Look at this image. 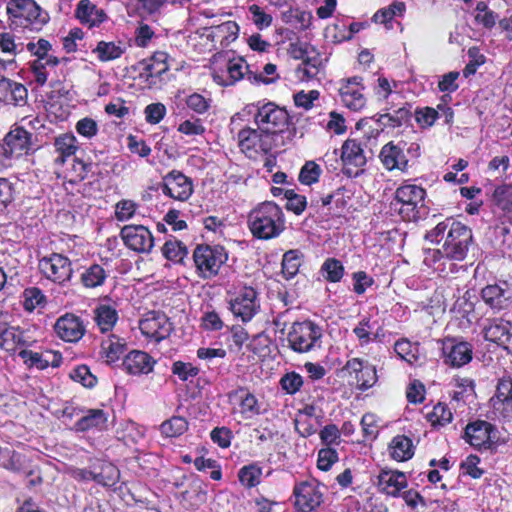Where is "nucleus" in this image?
Returning <instances> with one entry per match:
<instances>
[{
    "label": "nucleus",
    "mask_w": 512,
    "mask_h": 512,
    "mask_svg": "<svg viewBox=\"0 0 512 512\" xmlns=\"http://www.w3.org/2000/svg\"><path fill=\"white\" fill-rule=\"evenodd\" d=\"M338 460V454L331 448L321 449L318 453L317 466L320 470L327 471Z\"/></svg>",
    "instance_id": "nucleus-61"
},
{
    "label": "nucleus",
    "mask_w": 512,
    "mask_h": 512,
    "mask_svg": "<svg viewBox=\"0 0 512 512\" xmlns=\"http://www.w3.org/2000/svg\"><path fill=\"white\" fill-rule=\"evenodd\" d=\"M120 235L124 244L138 253H149L154 246L150 230L143 225H126Z\"/></svg>",
    "instance_id": "nucleus-12"
},
{
    "label": "nucleus",
    "mask_w": 512,
    "mask_h": 512,
    "mask_svg": "<svg viewBox=\"0 0 512 512\" xmlns=\"http://www.w3.org/2000/svg\"><path fill=\"white\" fill-rule=\"evenodd\" d=\"M443 238L442 252L445 258L462 261L467 255L473 235L468 226L452 218H447L443 222L438 223L426 235V239L437 243Z\"/></svg>",
    "instance_id": "nucleus-1"
},
{
    "label": "nucleus",
    "mask_w": 512,
    "mask_h": 512,
    "mask_svg": "<svg viewBox=\"0 0 512 512\" xmlns=\"http://www.w3.org/2000/svg\"><path fill=\"white\" fill-rule=\"evenodd\" d=\"M322 329L310 320L294 322L287 334L289 347L297 353H307L319 346Z\"/></svg>",
    "instance_id": "nucleus-5"
},
{
    "label": "nucleus",
    "mask_w": 512,
    "mask_h": 512,
    "mask_svg": "<svg viewBox=\"0 0 512 512\" xmlns=\"http://www.w3.org/2000/svg\"><path fill=\"white\" fill-rule=\"evenodd\" d=\"M280 385L286 393L293 395L303 386V378L296 372H289L282 376Z\"/></svg>",
    "instance_id": "nucleus-52"
},
{
    "label": "nucleus",
    "mask_w": 512,
    "mask_h": 512,
    "mask_svg": "<svg viewBox=\"0 0 512 512\" xmlns=\"http://www.w3.org/2000/svg\"><path fill=\"white\" fill-rule=\"evenodd\" d=\"M261 475L262 469L254 464L242 467L238 473L239 481L247 488L258 485Z\"/></svg>",
    "instance_id": "nucleus-45"
},
{
    "label": "nucleus",
    "mask_w": 512,
    "mask_h": 512,
    "mask_svg": "<svg viewBox=\"0 0 512 512\" xmlns=\"http://www.w3.org/2000/svg\"><path fill=\"white\" fill-rule=\"evenodd\" d=\"M288 120L287 111L272 102L259 107L255 115V122L259 130L266 135L284 131L288 125Z\"/></svg>",
    "instance_id": "nucleus-8"
},
{
    "label": "nucleus",
    "mask_w": 512,
    "mask_h": 512,
    "mask_svg": "<svg viewBox=\"0 0 512 512\" xmlns=\"http://www.w3.org/2000/svg\"><path fill=\"white\" fill-rule=\"evenodd\" d=\"M126 351V343L115 335L109 336L101 343V355L107 364H112L120 359Z\"/></svg>",
    "instance_id": "nucleus-32"
},
{
    "label": "nucleus",
    "mask_w": 512,
    "mask_h": 512,
    "mask_svg": "<svg viewBox=\"0 0 512 512\" xmlns=\"http://www.w3.org/2000/svg\"><path fill=\"white\" fill-rule=\"evenodd\" d=\"M19 355L24 359L26 364L41 370L47 368L50 364V360L45 358L44 354L32 352L29 350H22Z\"/></svg>",
    "instance_id": "nucleus-58"
},
{
    "label": "nucleus",
    "mask_w": 512,
    "mask_h": 512,
    "mask_svg": "<svg viewBox=\"0 0 512 512\" xmlns=\"http://www.w3.org/2000/svg\"><path fill=\"white\" fill-rule=\"evenodd\" d=\"M193 260L198 275L203 279H211L226 262L227 254L221 246L198 245L193 252Z\"/></svg>",
    "instance_id": "nucleus-6"
},
{
    "label": "nucleus",
    "mask_w": 512,
    "mask_h": 512,
    "mask_svg": "<svg viewBox=\"0 0 512 512\" xmlns=\"http://www.w3.org/2000/svg\"><path fill=\"white\" fill-rule=\"evenodd\" d=\"M467 54L470 60L463 69V76L466 78L475 74L477 68L484 64L486 60L477 47H470Z\"/></svg>",
    "instance_id": "nucleus-51"
},
{
    "label": "nucleus",
    "mask_w": 512,
    "mask_h": 512,
    "mask_svg": "<svg viewBox=\"0 0 512 512\" xmlns=\"http://www.w3.org/2000/svg\"><path fill=\"white\" fill-rule=\"evenodd\" d=\"M14 199V187L6 178H0V211L4 210Z\"/></svg>",
    "instance_id": "nucleus-60"
},
{
    "label": "nucleus",
    "mask_w": 512,
    "mask_h": 512,
    "mask_svg": "<svg viewBox=\"0 0 512 512\" xmlns=\"http://www.w3.org/2000/svg\"><path fill=\"white\" fill-rule=\"evenodd\" d=\"M76 18L89 27L98 26L107 19L105 11L91 0H80L75 10Z\"/></svg>",
    "instance_id": "nucleus-21"
},
{
    "label": "nucleus",
    "mask_w": 512,
    "mask_h": 512,
    "mask_svg": "<svg viewBox=\"0 0 512 512\" xmlns=\"http://www.w3.org/2000/svg\"><path fill=\"white\" fill-rule=\"evenodd\" d=\"M107 273L99 264H92L81 274V282L86 288H96L105 282Z\"/></svg>",
    "instance_id": "nucleus-37"
},
{
    "label": "nucleus",
    "mask_w": 512,
    "mask_h": 512,
    "mask_svg": "<svg viewBox=\"0 0 512 512\" xmlns=\"http://www.w3.org/2000/svg\"><path fill=\"white\" fill-rule=\"evenodd\" d=\"M7 14L12 29L39 31L48 20V15L34 0H16L15 3H8Z\"/></svg>",
    "instance_id": "nucleus-3"
},
{
    "label": "nucleus",
    "mask_w": 512,
    "mask_h": 512,
    "mask_svg": "<svg viewBox=\"0 0 512 512\" xmlns=\"http://www.w3.org/2000/svg\"><path fill=\"white\" fill-rule=\"evenodd\" d=\"M39 269L47 279L59 284L70 280L72 276L71 262L62 254L53 253L43 257L39 261Z\"/></svg>",
    "instance_id": "nucleus-9"
},
{
    "label": "nucleus",
    "mask_w": 512,
    "mask_h": 512,
    "mask_svg": "<svg viewBox=\"0 0 512 512\" xmlns=\"http://www.w3.org/2000/svg\"><path fill=\"white\" fill-rule=\"evenodd\" d=\"M390 456L396 461H407L414 455L412 440L405 435L395 436L389 444Z\"/></svg>",
    "instance_id": "nucleus-31"
},
{
    "label": "nucleus",
    "mask_w": 512,
    "mask_h": 512,
    "mask_svg": "<svg viewBox=\"0 0 512 512\" xmlns=\"http://www.w3.org/2000/svg\"><path fill=\"white\" fill-rule=\"evenodd\" d=\"M31 147L32 134L24 126H16L0 142V164L6 165L8 160L27 153Z\"/></svg>",
    "instance_id": "nucleus-7"
},
{
    "label": "nucleus",
    "mask_w": 512,
    "mask_h": 512,
    "mask_svg": "<svg viewBox=\"0 0 512 512\" xmlns=\"http://www.w3.org/2000/svg\"><path fill=\"white\" fill-rule=\"evenodd\" d=\"M155 361L143 351L134 350L125 356L122 366L132 375L148 374L152 371Z\"/></svg>",
    "instance_id": "nucleus-20"
},
{
    "label": "nucleus",
    "mask_w": 512,
    "mask_h": 512,
    "mask_svg": "<svg viewBox=\"0 0 512 512\" xmlns=\"http://www.w3.org/2000/svg\"><path fill=\"white\" fill-rule=\"evenodd\" d=\"M45 296L39 288L31 287L24 291V307L28 311L34 310L36 307L43 305Z\"/></svg>",
    "instance_id": "nucleus-53"
},
{
    "label": "nucleus",
    "mask_w": 512,
    "mask_h": 512,
    "mask_svg": "<svg viewBox=\"0 0 512 512\" xmlns=\"http://www.w3.org/2000/svg\"><path fill=\"white\" fill-rule=\"evenodd\" d=\"M94 314V319L102 332L111 330L118 319L117 311L109 305L98 306Z\"/></svg>",
    "instance_id": "nucleus-36"
},
{
    "label": "nucleus",
    "mask_w": 512,
    "mask_h": 512,
    "mask_svg": "<svg viewBox=\"0 0 512 512\" xmlns=\"http://www.w3.org/2000/svg\"><path fill=\"white\" fill-rule=\"evenodd\" d=\"M161 188L164 195L178 201H186L193 193L192 180L177 170L163 177Z\"/></svg>",
    "instance_id": "nucleus-13"
},
{
    "label": "nucleus",
    "mask_w": 512,
    "mask_h": 512,
    "mask_svg": "<svg viewBox=\"0 0 512 512\" xmlns=\"http://www.w3.org/2000/svg\"><path fill=\"white\" fill-rule=\"evenodd\" d=\"M300 253L297 250H289L283 255L282 273L286 279L293 278L300 267Z\"/></svg>",
    "instance_id": "nucleus-44"
},
{
    "label": "nucleus",
    "mask_w": 512,
    "mask_h": 512,
    "mask_svg": "<svg viewBox=\"0 0 512 512\" xmlns=\"http://www.w3.org/2000/svg\"><path fill=\"white\" fill-rule=\"evenodd\" d=\"M321 168L314 161H307L299 173V181L305 185H312L318 182Z\"/></svg>",
    "instance_id": "nucleus-50"
},
{
    "label": "nucleus",
    "mask_w": 512,
    "mask_h": 512,
    "mask_svg": "<svg viewBox=\"0 0 512 512\" xmlns=\"http://www.w3.org/2000/svg\"><path fill=\"white\" fill-rule=\"evenodd\" d=\"M445 362L454 367H461L472 359V347L467 342L445 344L443 347Z\"/></svg>",
    "instance_id": "nucleus-24"
},
{
    "label": "nucleus",
    "mask_w": 512,
    "mask_h": 512,
    "mask_svg": "<svg viewBox=\"0 0 512 512\" xmlns=\"http://www.w3.org/2000/svg\"><path fill=\"white\" fill-rule=\"evenodd\" d=\"M247 224L252 235L261 240L276 238L285 229L282 209L271 201L263 202L251 210Z\"/></svg>",
    "instance_id": "nucleus-2"
},
{
    "label": "nucleus",
    "mask_w": 512,
    "mask_h": 512,
    "mask_svg": "<svg viewBox=\"0 0 512 512\" xmlns=\"http://www.w3.org/2000/svg\"><path fill=\"white\" fill-rule=\"evenodd\" d=\"M482 298L495 310L507 308L512 303L511 292L498 285H488L482 290Z\"/></svg>",
    "instance_id": "nucleus-28"
},
{
    "label": "nucleus",
    "mask_w": 512,
    "mask_h": 512,
    "mask_svg": "<svg viewBox=\"0 0 512 512\" xmlns=\"http://www.w3.org/2000/svg\"><path fill=\"white\" fill-rule=\"evenodd\" d=\"M76 131L86 138H92L98 132V125L92 118L85 117L76 124Z\"/></svg>",
    "instance_id": "nucleus-64"
},
{
    "label": "nucleus",
    "mask_w": 512,
    "mask_h": 512,
    "mask_svg": "<svg viewBox=\"0 0 512 512\" xmlns=\"http://www.w3.org/2000/svg\"><path fill=\"white\" fill-rule=\"evenodd\" d=\"M426 192L416 185H404L397 188L391 208L405 221H417L421 218Z\"/></svg>",
    "instance_id": "nucleus-4"
},
{
    "label": "nucleus",
    "mask_w": 512,
    "mask_h": 512,
    "mask_svg": "<svg viewBox=\"0 0 512 512\" xmlns=\"http://www.w3.org/2000/svg\"><path fill=\"white\" fill-rule=\"evenodd\" d=\"M188 428V422L185 418L174 416L169 420L163 422L160 430L163 435L167 437H177L182 435Z\"/></svg>",
    "instance_id": "nucleus-42"
},
{
    "label": "nucleus",
    "mask_w": 512,
    "mask_h": 512,
    "mask_svg": "<svg viewBox=\"0 0 512 512\" xmlns=\"http://www.w3.org/2000/svg\"><path fill=\"white\" fill-rule=\"evenodd\" d=\"M394 350L397 355L410 364H414L418 361V345L412 344L406 339L397 341L394 345Z\"/></svg>",
    "instance_id": "nucleus-43"
},
{
    "label": "nucleus",
    "mask_w": 512,
    "mask_h": 512,
    "mask_svg": "<svg viewBox=\"0 0 512 512\" xmlns=\"http://www.w3.org/2000/svg\"><path fill=\"white\" fill-rule=\"evenodd\" d=\"M492 424L477 420L469 423L465 428V439L473 447L481 449L490 447Z\"/></svg>",
    "instance_id": "nucleus-19"
},
{
    "label": "nucleus",
    "mask_w": 512,
    "mask_h": 512,
    "mask_svg": "<svg viewBox=\"0 0 512 512\" xmlns=\"http://www.w3.org/2000/svg\"><path fill=\"white\" fill-rule=\"evenodd\" d=\"M120 477L118 468L110 462H103L100 465V471H95L94 481L103 486L115 485Z\"/></svg>",
    "instance_id": "nucleus-39"
},
{
    "label": "nucleus",
    "mask_w": 512,
    "mask_h": 512,
    "mask_svg": "<svg viewBox=\"0 0 512 512\" xmlns=\"http://www.w3.org/2000/svg\"><path fill=\"white\" fill-rule=\"evenodd\" d=\"M164 257L176 263H183L184 258L188 254L187 247L176 239H170L165 242L162 247Z\"/></svg>",
    "instance_id": "nucleus-40"
},
{
    "label": "nucleus",
    "mask_w": 512,
    "mask_h": 512,
    "mask_svg": "<svg viewBox=\"0 0 512 512\" xmlns=\"http://www.w3.org/2000/svg\"><path fill=\"white\" fill-rule=\"evenodd\" d=\"M107 425V415L101 409H90L75 424L77 431H87L92 428L104 429Z\"/></svg>",
    "instance_id": "nucleus-33"
},
{
    "label": "nucleus",
    "mask_w": 512,
    "mask_h": 512,
    "mask_svg": "<svg viewBox=\"0 0 512 512\" xmlns=\"http://www.w3.org/2000/svg\"><path fill=\"white\" fill-rule=\"evenodd\" d=\"M453 419V414L451 410L442 403H438L434 406L432 413L430 414V421L433 425H446L450 423Z\"/></svg>",
    "instance_id": "nucleus-56"
},
{
    "label": "nucleus",
    "mask_w": 512,
    "mask_h": 512,
    "mask_svg": "<svg viewBox=\"0 0 512 512\" xmlns=\"http://www.w3.org/2000/svg\"><path fill=\"white\" fill-rule=\"evenodd\" d=\"M512 389V379L502 378L496 387V394L491 399L495 409L501 411L506 418L512 417V401L509 400Z\"/></svg>",
    "instance_id": "nucleus-26"
},
{
    "label": "nucleus",
    "mask_w": 512,
    "mask_h": 512,
    "mask_svg": "<svg viewBox=\"0 0 512 512\" xmlns=\"http://www.w3.org/2000/svg\"><path fill=\"white\" fill-rule=\"evenodd\" d=\"M493 202L502 210L512 208V185H502L497 187L493 193Z\"/></svg>",
    "instance_id": "nucleus-49"
},
{
    "label": "nucleus",
    "mask_w": 512,
    "mask_h": 512,
    "mask_svg": "<svg viewBox=\"0 0 512 512\" xmlns=\"http://www.w3.org/2000/svg\"><path fill=\"white\" fill-rule=\"evenodd\" d=\"M378 486L386 494L398 496L407 487L406 476L399 471L383 470L378 476Z\"/></svg>",
    "instance_id": "nucleus-25"
},
{
    "label": "nucleus",
    "mask_w": 512,
    "mask_h": 512,
    "mask_svg": "<svg viewBox=\"0 0 512 512\" xmlns=\"http://www.w3.org/2000/svg\"><path fill=\"white\" fill-rule=\"evenodd\" d=\"M341 159L343 162V173L348 177L359 176L367 162L361 144L355 139H347L343 143Z\"/></svg>",
    "instance_id": "nucleus-10"
},
{
    "label": "nucleus",
    "mask_w": 512,
    "mask_h": 512,
    "mask_svg": "<svg viewBox=\"0 0 512 512\" xmlns=\"http://www.w3.org/2000/svg\"><path fill=\"white\" fill-rule=\"evenodd\" d=\"M319 98V92L317 90H311L308 93L300 91L294 95V103L297 107H302L305 110H309L313 106V102Z\"/></svg>",
    "instance_id": "nucleus-63"
},
{
    "label": "nucleus",
    "mask_w": 512,
    "mask_h": 512,
    "mask_svg": "<svg viewBox=\"0 0 512 512\" xmlns=\"http://www.w3.org/2000/svg\"><path fill=\"white\" fill-rule=\"evenodd\" d=\"M54 329L56 334L67 342H77L85 333V327L80 318L69 313L56 321Z\"/></svg>",
    "instance_id": "nucleus-16"
},
{
    "label": "nucleus",
    "mask_w": 512,
    "mask_h": 512,
    "mask_svg": "<svg viewBox=\"0 0 512 512\" xmlns=\"http://www.w3.org/2000/svg\"><path fill=\"white\" fill-rule=\"evenodd\" d=\"M93 52L97 54L100 61L107 62L120 58L125 52V47L121 42L100 41Z\"/></svg>",
    "instance_id": "nucleus-35"
},
{
    "label": "nucleus",
    "mask_w": 512,
    "mask_h": 512,
    "mask_svg": "<svg viewBox=\"0 0 512 512\" xmlns=\"http://www.w3.org/2000/svg\"><path fill=\"white\" fill-rule=\"evenodd\" d=\"M251 14V21L259 29L264 30L271 26L273 18L262 7L252 4L248 7Z\"/></svg>",
    "instance_id": "nucleus-47"
},
{
    "label": "nucleus",
    "mask_w": 512,
    "mask_h": 512,
    "mask_svg": "<svg viewBox=\"0 0 512 512\" xmlns=\"http://www.w3.org/2000/svg\"><path fill=\"white\" fill-rule=\"evenodd\" d=\"M322 271L325 273L324 277L328 281L339 282L343 277L344 267L339 260L329 258L323 263Z\"/></svg>",
    "instance_id": "nucleus-48"
},
{
    "label": "nucleus",
    "mask_w": 512,
    "mask_h": 512,
    "mask_svg": "<svg viewBox=\"0 0 512 512\" xmlns=\"http://www.w3.org/2000/svg\"><path fill=\"white\" fill-rule=\"evenodd\" d=\"M172 372L177 375L182 381L188 380L189 377H194L198 374L199 369L190 363L177 361L173 364Z\"/></svg>",
    "instance_id": "nucleus-62"
},
{
    "label": "nucleus",
    "mask_w": 512,
    "mask_h": 512,
    "mask_svg": "<svg viewBox=\"0 0 512 512\" xmlns=\"http://www.w3.org/2000/svg\"><path fill=\"white\" fill-rule=\"evenodd\" d=\"M139 328L143 335L158 342L170 335L172 324L165 314L151 311L140 321Z\"/></svg>",
    "instance_id": "nucleus-14"
},
{
    "label": "nucleus",
    "mask_w": 512,
    "mask_h": 512,
    "mask_svg": "<svg viewBox=\"0 0 512 512\" xmlns=\"http://www.w3.org/2000/svg\"><path fill=\"white\" fill-rule=\"evenodd\" d=\"M54 146L59 153L57 162L64 163L65 158L73 155L76 150V138L72 134H62L55 139Z\"/></svg>",
    "instance_id": "nucleus-38"
},
{
    "label": "nucleus",
    "mask_w": 512,
    "mask_h": 512,
    "mask_svg": "<svg viewBox=\"0 0 512 512\" xmlns=\"http://www.w3.org/2000/svg\"><path fill=\"white\" fill-rule=\"evenodd\" d=\"M412 113L409 107H401L392 113L376 114L373 118L383 128H396L410 121Z\"/></svg>",
    "instance_id": "nucleus-30"
},
{
    "label": "nucleus",
    "mask_w": 512,
    "mask_h": 512,
    "mask_svg": "<svg viewBox=\"0 0 512 512\" xmlns=\"http://www.w3.org/2000/svg\"><path fill=\"white\" fill-rule=\"evenodd\" d=\"M234 395L239 396L241 413L249 415L259 414L258 401L252 393L247 392L244 388H240Z\"/></svg>",
    "instance_id": "nucleus-46"
},
{
    "label": "nucleus",
    "mask_w": 512,
    "mask_h": 512,
    "mask_svg": "<svg viewBox=\"0 0 512 512\" xmlns=\"http://www.w3.org/2000/svg\"><path fill=\"white\" fill-rule=\"evenodd\" d=\"M145 118L150 124L159 123L166 114V108L162 103H152L145 108Z\"/></svg>",
    "instance_id": "nucleus-59"
},
{
    "label": "nucleus",
    "mask_w": 512,
    "mask_h": 512,
    "mask_svg": "<svg viewBox=\"0 0 512 512\" xmlns=\"http://www.w3.org/2000/svg\"><path fill=\"white\" fill-rule=\"evenodd\" d=\"M295 506L299 511L309 512L323 502L321 485L316 480L304 481L294 488Z\"/></svg>",
    "instance_id": "nucleus-11"
},
{
    "label": "nucleus",
    "mask_w": 512,
    "mask_h": 512,
    "mask_svg": "<svg viewBox=\"0 0 512 512\" xmlns=\"http://www.w3.org/2000/svg\"><path fill=\"white\" fill-rule=\"evenodd\" d=\"M379 157L388 170L398 169L405 171L407 169L408 160L403 149L393 142H389L382 147Z\"/></svg>",
    "instance_id": "nucleus-23"
},
{
    "label": "nucleus",
    "mask_w": 512,
    "mask_h": 512,
    "mask_svg": "<svg viewBox=\"0 0 512 512\" xmlns=\"http://www.w3.org/2000/svg\"><path fill=\"white\" fill-rule=\"evenodd\" d=\"M248 69L245 61L242 58L230 60L227 63V72L229 75V81H224L222 76L215 73L213 75L214 81L220 85L228 86L233 85L236 81H239L244 77V71Z\"/></svg>",
    "instance_id": "nucleus-34"
},
{
    "label": "nucleus",
    "mask_w": 512,
    "mask_h": 512,
    "mask_svg": "<svg viewBox=\"0 0 512 512\" xmlns=\"http://www.w3.org/2000/svg\"><path fill=\"white\" fill-rule=\"evenodd\" d=\"M361 82V77L354 76L344 80V83L339 88L342 102L346 107L353 111L361 110L366 103L365 97L362 93L364 88Z\"/></svg>",
    "instance_id": "nucleus-15"
},
{
    "label": "nucleus",
    "mask_w": 512,
    "mask_h": 512,
    "mask_svg": "<svg viewBox=\"0 0 512 512\" xmlns=\"http://www.w3.org/2000/svg\"><path fill=\"white\" fill-rule=\"evenodd\" d=\"M263 133L257 129L246 127L238 133V144L245 153L263 151L268 152L270 146L263 139Z\"/></svg>",
    "instance_id": "nucleus-22"
},
{
    "label": "nucleus",
    "mask_w": 512,
    "mask_h": 512,
    "mask_svg": "<svg viewBox=\"0 0 512 512\" xmlns=\"http://www.w3.org/2000/svg\"><path fill=\"white\" fill-rule=\"evenodd\" d=\"M358 389L364 391L372 387L377 381L376 370L373 366L366 364L365 369L355 376Z\"/></svg>",
    "instance_id": "nucleus-55"
},
{
    "label": "nucleus",
    "mask_w": 512,
    "mask_h": 512,
    "mask_svg": "<svg viewBox=\"0 0 512 512\" xmlns=\"http://www.w3.org/2000/svg\"><path fill=\"white\" fill-rule=\"evenodd\" d=\"M167 59V53L162 51L155 52L148 60L140 62V65L143 66L140 76L145 77L146 80L161 76L168 70Z\"/></svg>",
    "instance_id": "nucleus-29"
},
{
    "label": "nucleus",
    "mask_w": 512,
    "mask_h": 512,
    "mask_svg": "<svg viewBox=\"0 0 512 512\" xmlns=\"http://www.w3.org/2000/svg\"><path fill=\"white\" fill-rule=\"evenodd\" d=\"M27 88L6 77L0 78V103L23 106L27 103Z\"/></svg>",
    "instance_id": "nucleus-18"
},
{
    "label": "nucleus",
    "mask_w": 512,
    "mask_h": 512,
    "mask_svg": "<svg viewBox=\"0 0 512 512\" xmlns=\"http://www.w3.org/2000/svg\"><path fill=\"white\" fill-rule=\"evenodd\" d=\"M71 378L80 382L84 387L92 388L95 386L97 379L85 365L78 366L71 373Z\"/></svg>",
    "instance_id": "nucleus-57"
},
{
    "label": "nucleus",
    "mask_w": 512,
    "mask_h": 512,
    "mask_svg": "<svg viewBox=\"0 0 512 512\" xmlns=\"http://www.w3.org/2000/svg\"><path fill=\"white\" fill-rule=\"evenodd\" d=\"M22 43H15L14 36L9 32L0 33V51L15 56L23 50Z\"/></svg>",
    "instance_id": "nucleus-54"
},
{
    "label": "nucleus",
    "mask_w": 512,
    "mask_h": 512,
    "mask_svg": "<svg viewBox=\"0 0 512 512\" xmlns=\"http://www.w3.org/2000/svg\"><path fill=\"white\" fill-rule=\"evenodd\" d=\"M484 338L503 346L512 344V326L509 322L494 320L484 328Z\"/></svg>",
    "instance_id": "nucleus-27"
},
{
    "label": "nucleus",
    "mask_w": 512,
    "mask_h": 512,
    "mask_svg": "<svg viewBox=\"0 0 512 512\" xmlns=\"http://www.w3.org/2000/svg\"><path fill=\"white\" fill-rule=\"evenodd\" d=\"M406 10V5L402 1H394L388 7L378 10L373 21L380 24H386L396 16H402Z\"/></svg>",
    "instance_id": "nucleus-41"
},
{
    "label": "nucleus",
    "mask_w": 512,
    "mask_h": 512,
    "mask_svg": "<svg viewBox=\"0 0 512 512\" xmlns=\"http://www.w3.org/2000/svg\"><path fill=\"white\" fill-rule=\"evenodd\" d=\"M256 296L257 293L253 288H244L243 291L230 302V309L233 314L240 317L244 322L251 320L256 313Z\"/></svg>",
    "instance_id": "nucleus-17"
}]
</instances>
